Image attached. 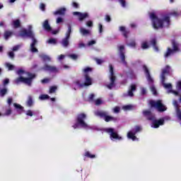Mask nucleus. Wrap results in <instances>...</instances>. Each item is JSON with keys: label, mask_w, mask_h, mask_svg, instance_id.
Returning a JSON list of instances; mask_svg holds the SVG:
<instances>
[{"label": "nucleus", "mask_w": 181, "mask_h": 181, "mask_svg": "<svg viewBox=\"0 0 181 181\" xmlns=\"http://www.w3.org/2000/svg\"><path fill=\"white\" fill-rule=\"evenodd\" d=\"M149 17L152 21V25L155 30L163 28L164 27H170L171 21L168 14H164L161 18L156 16V13L151 11L149 13Z\"/></svg>", "instance_id": "obj_1"}, {"label": "nucleus", "mask_w": 181, "mask_h": 181, "mask_svg": "<svg viewBox=\"0 0 181 181\" xmlns=\"http://www.w3.org/2000/svg\"><path fill=\"white\" fill-rule=\"evenodd\" d=\"M31 28V25L29 27L28 30L23 28L20 32V35L21 37H28L31 38V40H33V42L30 44L31 52H38V49L35 47L36 44H37V40L35 38V35Z\"/></svg>", "instance_id": "obj_2"}, {"label": "nucleus", "mask_w": 181, "mask_h": 181, "mask_svg": "<svg viewBox=\"0 0 181 181\" xmlns=\"http://www.w3.org/2000/svg\"><path fill=\"white\" fill-rule=\"evenodd\" d=\"M84 72V83H81L80 81H76L74 82L75 85H77L79 87H85V86H91L93 85V78L89 76V72H93V68H90L87 66L83 69Z\"/></svg>", "instance_id": "obj_3"}, {"label": "nucleus", "mask_w": 181, "mask_h": 181, "mask_svg": "<svg viewBox=\"0 0 181 181\" xmlns=\"http://www.w3.org/2000/svg\"><path fill=\"white\" fill-rule=\"evenodd\" d=\"M27 75L28 78H24L23 76H19L17 78L15 81L16 84L23 83H25V85H28V86H31L32 85V81L33 79H35L36 75L35 74H31L30 72H28Z\"/></svg>", "instance_id": "obj_4"}, {"label": "nucleus", "mask_w": 181, "mask_h": 181, "mask_svg": "<svg viewBox=\"0 0 181 181\" xmlns=\"http://www.w3.org/2000/svg\"><path fill=\"white\" fill-rule=\"evenodd\" d=\"M149 103L151 107L156 108V110L160 112H163L168 110V107L165 104H163L162 100H157L156 101L155 100H150Z\"/></svg>", "instance_id": "obj_5"}, {"label": "nucleus", "mask_w": 181, "mask_h": 181, "mask_svg": "<svg viewBox=\"0 0 181 181\" xmlns=\"http://www.w3.org/2000/svg\"><path fill=\"white\" fill-rule=\"evenodd\" d=\"M109 68H110V75H109L110 83L107 85V88H110V90H112V87L116 86L115 82L117 81V76L114 71L113 65L110 64L109 65Z\"/></svg>", "instance_id": "obj_6"}, {"label": "nucleus", "mask_w": 181, "mask_h": 181, "mask_svg": "<svg viewBox=\"0 0 181 181\" xmlns=\"http://www.w3.org/2000/svg\"><path fill=\"white\" fill-rule=\"evenodd\" d=\"M172 45H173V49L172 48L168 47L166 52L164 54V57L165 58H168L172 54H174V52H177L180 51V44L179 42H177L175 40H172Z\"/></svg>", "instance_id": "obj_7"}, {"label": "nucleus", "mask_w": 181, "mask_h": 181, "mask_svg": "<svg viewBox=\"0 0 181 181\" xmlns=\"http://www.w3.org/2000/svg\"><path fill=\"white\" fill-rule=\"evenodd\" d=\"M95 115H98L101 118H104L106 122H109L110 121H117V117H112V115H109L107 111H96Z\"/></svg>", "instance_id": "obj_8"}, {"label": "nucleus", "mask_w": 181, "mask_h": 181, "mask_svg": "<svg viewBox=\"0 0 181 181\" xmlns=\"http://www.w3.org/2000/svg\"><path fill=\"white\" fill-rule=\"evenodd\" d=\"M87 118L86 114L85 112H80L76 115V121L81 127L83 128H87L88 124L86 122V119Z\"/></svg>", "instance_id": "obj_9"}, {"label": "nucleus", "mask_w": 181, "mask_h": 181, "mask_svg": "<svg viewBox=\"0 0 181 181\" xmlns=\"http://www.w3.org/2000/svg\"><path fill=\"white\" fill-rule=\"evenodd\" d=\"M105 132L110 134V137L113 139H122V136H119L118 132H115L114 128H105Z\"/></svg>", "instance_id": "obj_10"}, {"label": "nucleus", "mask_w": 181, "mask_h": 181, "mask_svg": "<svg viewBox=\"0 0 181 181\" xmlns=\"http://www.w3.org/2000/svg\"><path fill=\"white\" fill-rule=\"evenodd\" d=\"M41 69L47 72H52L53 74H57L59 72V69L57 68V66H52V65H49L48 64H45L44 66L41 68Z\"/></svg>", "instance_id": "obj_11"}, {"label": "nucleus", "mask_w": 181, "mask_h": 181, "mask_svg": "<svg viewBox=\"0 0 181 181\" xmlns=\"http://www.w3.org/2000/svg\"><path fill=\"white\" fill-rule=\"evenodd\" d=\"M143 69L144 71V73H145V75L146 76V79H147L148 83L150 85H153V83H154V81H153L151 75L150 74V71H149L148 66L146 65H144Z\"/></svg>", "instance_id": "obj_12"}, {"label": "nucleus", "mask_w": 181, "mask_h": 181, "mask_svg": "<svg viewBox=\"0 0 181 181\" xmlns=\"http://www.w3.org/2000/svg\"><path fill=\"white\" fill-rule=\"evenodd\" d=\"M119 52L120 59L122 60V62L124 65H127V62L126 61V57H125V47H124V45H120L119 47Z\"/></svg>", "instance_id": "obj_13"}, {"label": "nucleus", "mask_w": 181, "mask_h": 181, "mask_svg": "<svg viewBox=\"0 0 181 181\" xmlns=\"http://www.w3.org/2000/svg\"><path fill=\"white\" fill-rule=\"evenodd\" d=\"M143 115L144 117H146V119H148L149 121H152V122H153V119L156 118L155 114H153L151 110H144Z\"/></svg>", "instance_id": "obj_14"}, {"label": "nucleus", "mask_w": 181, "mask_h": 181, "mask_svg": "<svg viewBox=\"0 0 181 181\" xmlns=\"http://www.w3.org/2000/svg\"><path fill=\"white\" fill-rule=\"evenodd\" d=\"M163 124H165L164 118H160V119H156L155 115V118H153V119L151 127H153V128H159L160 125H163Z\"/></svg>", "instance_id": "obj_15"}, {"label": "nucleus", "mask_w": 181, "mask_h": 181, "mask_svg": "<svg viewBox=\"0 0 181 181\" xmlns=\"http://www.w3.org/2000/svg\"><path fill=\"white\" fill-rule=\"evenodd\" d=\"M119 30L121 31L122 35H124L125 38H128L129 34H130V30L126 28L124 25H120V27H119Z\"/></svg>", "instance_id": "obj_16"}, {"label": "nucleus", "mask_w": 181, "mask_h": 181, "mask_svg": "<svg viewBox=\"0 0 181 181\" xmlns=\"http://www.w3.org/2000/svg\"><path fill=\"white\" fill-rule=\"evenodd\" d=\"M74 14L75 16H78V18L80 21H82L84 20V18H86L88 17V13H81V11H74Z\"/></svg>", "instance_id": "obj_17"}, {"label": "nucleus", "mask_w": 181, "mask_h": 181, "mask_svg": "<svg viewBox=\"0 0 181 181\" xmlns=\"http://www.w3.org/2000/svg\"><path fill=\"white\" fill-rule=\"evenodd\" d=\"M42 27L46 31H52V27L49 23V20H45Z\"/></svg>", "instance_id": "obj_18"}, {"label": "nucleus", "mask_w": 181, "mask_h": 181, "mask_svg": "<svg viewBox=\"0 0 181 181\" xmlns=\"http://www.w3.org/2000/svg\"><path fill=\"white\" fill-rule=\"evenodd\" d=\"M66 7H61L58 10H56V11H54V14L55 16H57L58 14L61 16H64L66 13Z\"/></svg>", "instance_id": "obj_19"}, {"label": "nucleus", "mask_w": 181, "mask_h": 181, "mask_svg": "<svg viewBox=\"0 0 181 181\" xmlns=\"http://www.w3.org/2000/svg\"><path fill=\"white\" fill-rule=\"evenodd\" d=\"M136 85H131V86L129 87V90H128V95H129L130 97H133L134 95V91H136Z\"/></svg>", "instance_id": "obj_20"}, {"label": "nucleus", "mask_w": 181, "mask_h": 181, "mask_svg": "<svg viewBox=\"0 0 181 181\" xmlns=\"http://www.w3.org/2000/svg\"><path fill=\"white\" fill-rule=\"evenodd\" d=\"M127 137L129 138V139H132V141H136L137 138L135 136V130L134 131V132L132 131H129L127 134Z\"/></svg>", "instance_id": "obj_21"}, {"label": "nucleus", "mask_w": 181, "mask_h": 181, "mask_svg": "<svg viewBox=\"0 0 181 181\" xmlns=\"http://www.w3.org/2000/svg\"><path fill=\"white\" fill-rule=\"evenodd\" d=\"M21 25V20L19 18H16V20H13V26L14 28H19Z\"/></svg>", "instance_id": "obj_22"}, {"label": "nucleus", "mask_w": 181, "mask_h": 181, "mask_svg": "<svg viewBox=\"0 0 181 181\" xmlns=\"http://www.w3.org/2000/svg\"><path fill=\"white\" fill-rule=\"evenodd\" d=\"M13 105L15 108L18 110L19 113H21L24 110V107L21 105V104H18V103H13Z\"/></svg>", "instance_id": "obj_23"}, {"label": "nucleus", "mask_w": 181, "mask_h": 181, "mask_svg": "<svg viewBox=\"0 0 181 181\" xmlns=\"http://www.w3.org/2000/svg\"><path fill=\"white\" fill-rule=\"evenodd\" d=\"M150 42L153 45L155 51H159V48L157 45V40L156 38H153L152 40H151Z\"/></svg>", "instance_id": "obj_24"}, {"label": "nucleus", "mask_w": 181, "mask_h": 181, "mask_svg": "<svg viewBox=\"0 0 181 181\" xmlns=\"http://www.w3.org/2000/svg\"><path fill=\"white\" fill-rule=\"evenodd\" d=\"M61 43H62V45H63V47H69V41H67V35H66V36L64 37V38H63L62 40V42Z\"/></svg>", "instance_id": "obj_25"}, {"label": "nucleus", "mask_w": 181, "mask_h": 181, "mask_svg": "<svg viewBox=\"0 0 181 181\" xmlns=\"http://www.w3.org/2000/svg\"><path fill=\"white\" fill-rule=\"evenodd\" d=\"M13 31L6 30L4 31V37L5 40H8L9 37H11L13 35Z\"/></svg>", "instance_id": "obj_26"}, {"label": "nucleus", "mask_w": 181, "mask_h": 181, "mask_svg": "<svg viewBox=\"0 0 181 181\" xmlns=\"http://www.w3.org/2000/svg\"><path fill=\"white\" fill-rule=\"evenodd\" d=\"M71 35V24H69L68 25V30H67V31L66 33L67 41H69Z\"/></svg>", "instance_id": "obj_27"}, {"label": "nucleus", "mask_w": 181, "mask_h": 181, "mask_svg": "<svg viewBox=\"0 0 181 181\" xmlns=\"http://www.w3.org/2000/svg\"><path fill=\"white\" fill-rule=\"evenodd\" d=\"M165 74H164V70L163 69L162 71V73H161V83L163 85V86L165 87Z\"/></svg>", "instance_id": "obj_28"}, {"label": "nucleus", "mask_w": 181, "mask_h": 181, "mask_svg": "<svg viewBox=\"0 0 181 181\" xmlns=\"http://www.w3.org/2000/svg\"><path fill=\"white\" fill-rule=\"evenodd\" d=\"M80 31L83 35H86L87 34H90L89 30H87L86 28H84L83 27H81L80 28Z\"/></svg>", "instance_id": "obj_29"}, {"label": "nucleus", "mask_w": 181, "mask_h": 181, "mask_svg": "<svg viewBox=\"0 0 181 181\" xmlns=\"http://www.w3.org/2000/svg\"><path fill=\"white\" fill-rule=\"evenodd\" d=\"M150 45L148 44V42H147V41H144L143 42H141V48L142 49H147L148 48H149Z\"/></svg>", "instance_id": "obj_30"}, {"label": "nucleus", "mask_w": 181, "mask_h": 181, "mask_svg": "<svg viewBox=\"0 0 181 181\" xmlns=\"http://www.w3.org/2000/svg\"><path fill=\"white\" fill-rule=\"evenodd\" d=\"M33 98L32 95H28V99L27 101V105H28L29 107H31V105H33Z\"/></svg>", "instance_id": "obj_31"}, {"label": "nucleus", "mask_w": 181, "mask_h": 181, "mask_svg": "<svg viewBox=\"0 0 181 181\" xmlns=\"http://www.w3.org/2000/svg\"><path fill=\"white\" fill-rule=\"evenodd\" d=\"M85 156H86V158H90V159L95 158V155H92L88 151L85 153Z\"/></svg>", "instance_id": "obj_32"}, {"label": "nucleus", "mask_w": 181, "mask_h": 181, "mask_svg": "<svg viewBox=\"0 0 181 181\" xmlns=\"http://www.w3.org/2000/svg\"><path fill=\"white\" fill-rule=\"evenodd\" d=\"M118 1L122 8H127V0H118Z\"/></svg>", "instance_id": "obj_33"}, {"label": "nucleus", "mask_w": 181, "mask_h": 181, "mask_svg": "<svg viewBox=\"0 0 181 181\" xmlns=\"http://www.w3.org/2000/svg\"><path fill=\"white\" fill-rule=\"evenodd\" d=\"M170 66L169 65H166L165 68L163 69V74L165 76L166 74H170Z\"/></svg>", "instance_id": "obj_34"}, {"label": "nucleus", "mask_w": 181, "mask_h": 181, "mask_svg": "<svg viewBox=\"0 0 181 181\" xmlns=\"http://www.w3.org/2000/svg\"><path fill=\"white\" fill-rule=\"evenodd\" d=\"M6 93H8V89H6V88H4V89H1L0 90V95L4 97L5 94H6Z\"/></svg>", "instance_id": "obj_35"}, {"label": "nucleus", "mask_w": 181, "mask_h": 181, "mask_svg": "<svg viewBox=\"0 0 181 181\" xmlns=\"http://www.w3.org/2000/svg\"><path fill=\"white\" fill-rule=\"evenodd\" d=\"M12 114V108L8 107L7 110H6V112H4V115H11Z\"/></svg>", "instance_id": "obj_36"}, {"label": "nucleus", "mask_w": 181, "mask_h": 181, "mask_svg": "<svg viewBox=\"0 0 181 181\" xmlns=\"http://www.w3.org/2000/svg\"><path fill=\"white\" fill-rule=\"evenodd\" d=\"M57 88V86H50L49 93H56Z\"/></svg>", "instance_id": "obj_37"}, {"label": "nucleus", "mask_w": 181, "mask_h": 181, "mask_svg": "<svg viewBox=\"0 0 181 181\" xmlns=\"http://www.w3.org/2000/svg\"><path fill=\"white\" fill-rule=\"evenodd\" d=\"M41 58L43 61H51V58L48 55H41Z\"/></svg>", "instance_id": "obj_38"}, {"label": "nucleus", "mask_w": 181, "mask_h": 181, "mask_svg": "<svg viewBox=\"0 0 181 181\" xmlns=\"http://www.w3.org/2000/svg\"><path fill=\"white\" fill-rule=\"evenodd\" d=\"M141 129H142L141 127H139V125H136L134 130L135 136L136 135L137 132H140Z\"/></svg>", "instance_id": "obj_39"}, {"label": "nucleus", "mask_w": 181, "mask_h": 181, "mask_svg": "<svg viewBox=\"0 0 181 181\" xmlns=\"http://www.w3.org/2000/svg\"><path fill=\"white\" fill-rule=\"evenodd\" d=\"M6 66L8 71H13V69H15L14 65H12L11 64H6Z\"/></svg>", "instance_id": "obj_40"}, {"label": "nucleus", "mask_w": 181, "mask_h": 181, "mask_svg": "<svg viewBox=\"0 0 181 181\" xmlns=\"http://www.w3.org/2000/svg\"><path fill=\"white\" fill-rule=\"evenodd\" d=\"M95 61L98 65H101L102 64H103V62H105L103 59H100L99 58H95Z\"/></svg>", "instance_id": "obj_41"}, {"label": "nucleus", "mask_w": 181, "mask_h": 181, "mask_svg": "<svg viewBox=\"0 0 181 181\" xmlns=\"http://www.w3.org/2000/svg\"><path fill=\"white\" fill-rule=\"evenodd\" d=\"M177 116L178 117V118H180V119H181V110L180 108H179V107H177Z\"/></svg>", "instance_id": "obj_42"}, {"label": "nucleus", "mask_w": 181, "mask_h": 181, "mask_svg": "<svg viewBox=\"0 0 181 181\" xmlns=\"http://www.w3.org/2000/svg\"><path fill=\"white\" fill-rule=\"evenodd\" d=\"M48 42L49 44H57V41L56 38H49V40H48Z\"/></svg>", "instance_id": "obj_43"}, {"label": "nucleus", "mask_w": 181, "mask_h": 181, "mask_svg": "<svg viewBox=\"0 0 181 181\" xmlns=\"http://www.w3.org/2000/svg\"><path fill=\"white\" fill-rule=\"evenodd\" d=\"M7 103H8V107H11V105H12V103H13L12 97H8L7 100Z\"/></svg>", "instance_id": "obj_44"}, {"label": "nucleus", "mask_w": 181, "mask_h": 181, "mask_svg": "<svg viewBox=\"0 0 181 181\" xmlns=\"http://www.w3.org/2000/svg\"><path fill=\"white\" fill-rule=\"evenodd\" d=\"M105 20L107 22L110 23L112 20L109 14H106L105 17Z\"/></svg>", "instance_id": "obj_45"}, {"label": "nucleus", "mask_w": 181, "mask_h": 181, "mask_svg": "<svg viewBox=\"0 0 181 181\" xmlns=\"http://www.w3.org/2000/svg\"><path fill=\"white\" fill-rule=\"evenodd\" d=\"M8 57L11 58V59H13L15 58V54L13 50L8 52Z\"/></svg>", "instance_id": "obj_46"}, {"label": "nucleus", "mask_w": 181, "mask_h": 181, "mask_svg": "<svg viewBox=\"0 0 181 181\" xmlns=\"http://www.w3.org/2000/svg\"><path fill=\"white\" fill-rule=\"evenodd\" d=\"M40 98L41 100H46L47 98H49V95H40Z\"/></svg>", "instance_id": "obj_47"}, {"label": "nucleus", "mask_w": 181, "mask_h": 181, "mask_svg": "<svg viewBox=\"0 0 181 181\" xmlns=\"http://www.w3.org/2000/svg\"><path fill=\"white\" fill-rule=\"evenodd\" d=\"M151 90L153 94H158L157 89H156V86H151Z\"/></svg>", "instance_id": "obj_48"}, {"label": "nucleus", "mask_w": 181, "mask_h": 181, "mask_svg": "<svg viewBox=\"0 0 181 181\" xmlns=\"http://www.w3.org/2000/svg\"><path fill=\"white\" fill-rule=\"evenodd\" d=\"M99 27V33H102L103 32V25L101 23H99L98 24Z\"/></svg>", "instance_id": "obj_49"}, {"label": "nucleus", "mask_w": 181, "mask_h": 181, "mask_svg": "<svg viewBox=\"0 0 181 181\" xmlns=\"http://www.w3.org/2000/svg\"><path fill=\"white\" fill-rule=\"evenodd\" d=\"M132 107H133V106L131 105H127L123 106L124 110H132Z\"/></svg>", "instance_id": "obj_50"}, {"label": "nucleus", "mask_w": 181, "mask_h": 181, "mask_svg": "<svg viewBox=\"0 0 181 181\" xmlns=\"http://www.w3.org/2000/svg\"><path fill=\"white\" fill-rule=\"evenodd\" d=\"M86 25H88V27H93V23L91 20H88V21H87L86 23Z\"/></svg>", "instance_id": "obj_51"}, {"label": "nucleus", "mask_w": 181, "mask_h": 181, "mask_svg": "<svg viewBox=\"0 0 181 181\" xmlns=\"http://www.w3.org/2000/svg\"><path fill=\"white\" fill-rule=\"evenodd\" d=\"M70 58H71L72 59H78V55H76V54H71L69 55Z\"/></svg>", "instance_id": "obj_52"}, {"label": "nucleus", "mask_w": 181, "mask_h": 181, "mask_svg": "<svg viewBox=\"0 0 181 181\" xmlns=\"http://www.w3.org/2000/svg\"><path fill=\"white\" fill-rule=\"evenodd\" d=\"M128 45H129V47H134L136 45V42L135 41H131V42H129Z\"/></svg>", "instance_id": "obj_53"}, {"label": "nucleus", "mask_w": 181, "mask_h": 181, "mask_svg": "<svg viewBox=\"0 0 181 181\" xmlns=\"http://www.w3.org/2000/svg\"><path fill=\"white\" fill-rule=\"evenodd\" d=\"M72 6L74 8H79V4H78V3H76V1H73Z\"/></svg>", "instance_id": "obj_54"}, {"label": "nucleus", "mask_w": 181, "mask_h": 181, "mask_svg": "<svg viewBox=\"0 0 181 181\" xmlns=\"http://www.w3.org/2000/svg\"><path fill=\"white\" fill-rule=\"evenodd\" d=\"M96 105H99L100 104H102V100L100 98H97L95 101Z\"/></svg>", "instance_id": "obj_55"}, {"label": "nucleus", "mask_w": 181, "mask_h": 181, "mask_svg": "<svg viewBox=\"0 0 181 181\" xmlns=\"http://www.w3.org/2000/svg\"><path fill=\"white\" fill-rule=\"evenodd\" d=\"M94 97H95V95H94V93H91L89 97H88V100H90V101H93L94 100Z\"/></svg>", "instance_id": "obj_56"}, {"label": "nucleus", "mask_w": 181, "mask_h": 181, "mask_svg": "<svg viewBox=\"0 0 181 181\" xmlns=\"http://www.w3.org/2000/svg\"><path fill=\"white\" fill-rule=\"evenodd\" d=\"M26 114H27V115H30V117H33V112L32 110H28Z\"/></svg>", "instance_id": "obj_57"}, {"label": "nucleus", "mask_w": 181, "mask_h": 181, "mask_svg": "<svg viewBox=\"0 0 181 181\" xmlns=\"http://www.w3.org/2000/svg\"><path fill=\"white\" fill-rule=\"evenodd\" d=\"M165 88H170V90H172L173 86H172L171 83H165Z\"/></svg>", "instance_id": "obj_58"}, {"label": "nucleus", "mask_w": 181, "mask_h": 181, "mask_svg": "<svg viewBox=\"0 0 181 181\" xmlns=\"http://www.w3.org/2000/svg\"><path fill=\"white\" fill-rule=\"evenodd\" d=\"M96 41L95 40H91L90 41L88 42V45L90 46V45H93L94 44H95Z\"/></svg>", "instance_id": "obj_59"}, {"label": "nucleus", "mask_w": 181, "mask_h": 181, "mask_svg": "<svg viewBox=\"0 0 181 181\" xmlns=\"http://www.w3.org/2000/svg\"><path fill=\"white\" fill-rule=\"evenodd\" d=\"M63 22V18L62 17H57V23H62Z\"/></svg>", "instance_id": "obj_60"}, {"label": "nucleus", "mask_w": 181, "mask_h": 181, "mask_svg": "<svg viewBox=\"0 0 181 181\" xmlns=\"http://www.w3.org/2000/svg\"><path fill=\"white\" fill-rule=\"evenodd\" d=\"M49 81H50V79H48V78L42 79V83H49Z\"/></svg>", "instance_id": "obj_61"}, {"label": "nucleus", "mask_w": 181, "mask_h": 181, "mask_svg": "<svg viewBox=\"0 0 181 181\" xmlns=\"http://www.w3.org/2000/svg\"><path fill=\"white\" fill-rule=\"evenodd\" d=\"M114 111H115V112H119L120 107H118V106L115 107Z\"/></svg>", "instance_id": "obj_62"}, {"label": "nucleus", "mask_w": 181, "mask_h": 181, "mask_svg": "<svg viewBox=\"0 0 181 181\" xmlns=\"http://www.w3.org/2000/svg\"><path fill=\"white\" fill-rule=\"evenodd\" d=\"M147 90L146 89V88H141V94H143V95H144V94H146Z\"/></svg>", "instance_id": "obj_63"}, {"label": "nucleus", "mask_w": 181, "mask_h": 181, "mask_svg": "<svg viewBox=\"0 0 181 181\" xmlns=\"http://www.w3.org/2000/svg\"><path fill=\"white\" fill-rule=\"evenodd\" d=\"M84 47H86V44H84L83 42H80L78 44V47L79 48H83Z\"/></svg>", "instance_id": "obj_64"}]
</instances>
